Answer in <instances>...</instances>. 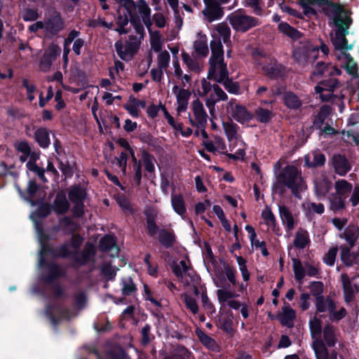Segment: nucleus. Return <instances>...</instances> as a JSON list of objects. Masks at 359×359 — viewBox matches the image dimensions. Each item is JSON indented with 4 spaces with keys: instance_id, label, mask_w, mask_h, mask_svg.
I'll return each instance as SVG.
<instances>
[{
    "instance_id": "17",
    "label": "nucleus",
    "mask_w": 359,
    "mask_h": 359,
    "mask_svg": "<svg viewBox=\"0 0 359 359\" xmlns=\"http://www.w3.org/2000/svg\"><path fill=\"white\" fill-rule=\"evenodd\" d=\"M231 116L238 123H244L252 120L253 114L245 106L236 104L231 111Z\"/></svg>"
},
{
    "instance_id": "5",
    "label": "nucleus",
    "mask_w": 359,
    "mask_h": 359,
    "mask_svg": "<svg viewBox=\"0 0 359 359\" xmlns=\"http://www.w3.org/2000/svg\"><path fill=\"white\" fill-rule=\"evenodd\" d=\"M61 48L56 43H50L39 60V68L43 72L50 70L53 62L60 55Z\"/></svg>"
},
{
    "instance_id": "18",
    "label": "nucleus",
    "mask_w": 359,
    "mask_h": 359,
    "mask_svg": "<svg viewBox=\"0 0 359 359\" xmlns=\"http://www.w3.org/2000/svg\"><path fill=\"white\" fill-rule=\"evenodd\" d=\"M337 328L330 323H327L323 327V342L324 344L330 347H334L338 341L337 337Z\"/></svg>"
},
{
    "instance_id": "37",
    "label": "nucleus",
    "mask_w": 359,
    "mask_h": 359,
    "mask_svg": "<svg viewBox=\"0 0 359 359\" xmlns=\"http://www.w3.org/2000/svg\"><path fill=\"white\" fill-rule=\"evenodd\" d=\"M309 233L306 230L301 229L300 231H297L293 245L298 249H304L307 245L310 243Z\"/></svg>"
},
{
    "instance_id": "28",
    "label": "nucleus",
    "mask_w": 359,
    "mask_h": 359,
    "mask_svg": "<svg viewBox=\"0 0 359 359\" xmlns=\"http://www.w3.org/2000/svg\"><path fill=\"white\" fill-rule=\"evenodd\" d=\"M278 210L283 224L286 225L285 228L287 231L294 229V217L289 208L285 205H279Z\"/></svg>"
},
{
    "instance_id": "38",
    "label": "nucleus",
    "mask_w": 359,
    "mask_h": 359,
    "mask_svg": "<svg viewBox=\"0 0 359 359\" xmlns=\"http://www.w3.org/2000/svg\"><path fill=\"white\" fill-rule=\"evenodd\" d=\"M313 159L310 161L309 157H305V165L308 168H318L323 166L325 163V156L319 150L313 152Z\"/></svg>"
},
{
    "instance_id": "3",
    "label": "nucleus",
    "mask_w": 359,
    "mask_h": 359,
    "mask_svg": "<svg viewBox=\"0 0 359 359\" xmlns=\"http://www.w3.org/2000/svg\"><path fill=\"white\" fill-rule=\"evenodd\" d=\"M298 178H301L298 169L294 165H288L279 174L278 180L279 183L290 189L294 196L299 197Z\"/></svg>"
},
{
    "instance_id": "26",
    "label": "nucleus",
    "mask_w": 359,
    "mask_h": 359,
    "mask_svg": "<svg viewBox=\"0 0 359 359\" xmlns=\"http://www.w3.org/2000/svg\"><path fill=\"white\" fill-rule=\"evenodd\" d=\"M68 197L72 203L84 202L87 197V193L81 185L74 184L69 189Z\"/></svg>"
},
{
    "instance_id": "62",
    "label": "nucleus",
    "mask_w": 359,
    "mask_h": 359,
    "mask_svg": "<svg viewBox=\"0 0 359 359\" xmlns=\"http://www.w3.org/2000/svg\"><path fill=\"white\" fill-rule=\"evenodd\" d=\"M170 54L167 50L161 51L158 55V67L159 69H165L170 62Z\"/></svg>"
},
{
    "instance_id": "61",
    "label": "nucleus",
    "mask_w": 359,
    "mask_h": 359,
    "mask_svg": "<svg viewBox=\"0 0 359 359\" xmlns=\"http://www.w3.org/2000/svg\"><path fill=\"white\" fill-rule=\"evenodd\" d=\"M318 86L323 87L326 91H334L339 86V80L334 78H329L320 81Z\"/></svg>"
},
{
    "instance_id": "24",
    "label": "nucleus",
    "mask_w": 359,
    "mask_h": 359,
    "mask_svg": "<svg viewBox=\"0 0 359 359\" xmlns=\"http://www.w3.org/2000/svg\"><path fill=\"white\" fill-rule=\"evenodd\" d=\"M351 247L343 245L340 247V257L341 262L346 266H352L354 264H358L357 259L359 254L351 252Z\"/></svg>"
},
{
    "instance_id": "22",
    "label": "nucleus",
    "mask_w": 359,
    "mask_h": 359,
    "mask_svg": "<svg viewBox=\"0 0 359 359\" xmlns=\"http://www.w3.org/2000/svg\"><path fill=\"white\" fill-rule=\"evenodd\" d=\"M278 30L292 41H297L303 36L300 31L286 22H280L278 25Z\"/></svg>"
},
{
    "instance_id": "12",
    "label": "nucleus",
    "mask_w": 359,
    "mask_h": 359,
    "mask_svg": "<svg viewBox=\"0 0 359 359\" xmlns=\"http://www.w3.org/2000/svg\"><path fill=\"white\" fill-rule=\"evenodd\" d=\"M212 55L210 57V65H216L224 61L223 46L219 38L215 39L210 43Z\"/></svg>"
},
{
    "instance_id": "47",
    "label": "nucleus",
    "mask_w": 359,
    "mask_h": 359,
    "mask_svg": "<svg viewBox=\"0 0 359 359\" xmlns=\"http://www.w3.org/2000/svg\"><path fill=\"white\" fill-rule=\"evenodd\" d=\"M142 159L144 163V169L149 173L155 172V166L154 161L155 158L153 155L149 154L147 150H142Z\"/></svg>"
},
{
    "instance_id": "42",
    "label": "nucleus",
    "mask_w": 359,
    "mask_h": 359,
    "mask_svg": "<svg viewBox=\"0 0 359 359\" xmlns=\"http://www.w3.org/2000/svg\"><path fill=\"white\" fill-rule=\"evenodd\" d=\"M334 189L337 195L344 196L350 194L352 191V184L346 180H339L334 184Z\"/></svg>"
},
{
    "instance_id": "2",
    "label": "nucleus",
    "mask_w": 359,
    "mask_h": 359,
    "mask_svg": "<svg viewBox=\"0 0 359 359\" xmlns=\"http://www.w3.org/2000/svg\"><path fill=\"white\" fill-rule=\"evenodd\" d=\"M333 22L334 25L337 27L336 38L333 41L335 49L340 50H351L352 45H348L346 35L348 33V29L352 23V19L346 14L333 18Z\"/></svg>"
},
{
    "instance_id": "6",
    "label": "nucleus",
    "mask_w": 359,
    "mask_h": 359,
    "mask_svg": "<svg viewBox=\"0 0 359 359\" xmlns=\"http://www.w3.org/2000/svg\"><path fill=\"white\" fill-rule=\"evenodd\" d=\"M130 41H127L125 50H123V44L121 41H117L114 47L118 57L125 61H127V56L129 55L132 58L138 51L140 43L137 41V36L134 35L129 36Z\"/></svg>"
},
{
    "instance_id": "41",
    "label": "nucleus",
    "mask_w": 359,
    "mask_h": 359,
    "mask_svg": "<svg viewBox=\"0 0 359 359\" xmlns=\"http://www.w3.org/2000/svg\"><path fill=\"white\" fill-rule=\"evenodd\" d=\"M255 116L256 120L262 123H269L273 117L272 111L264 109L263 107H258L255 111Z\"/></svg>"
},
{
    "instance_id": "58",
    "label": "nucleus",
    "mask_w": 359,
    "mask_h": 359,
    "mask_svg": "<svg viewBox=\"0 0 359 359\" xmlns=\"http://www.w3.org/2000/svg\"><path fill=\"white\" fill-rule=\"evenodd\" d=\"M57 160L58 161L59 169L65 178L72 177L74 175L73 165H72L68 161L64 163L59 158H57Z\"/></svg>"
},
{
    "instance_id": "64",
    "label": "nucleus",
    "mask_w": 359,
    "mask_h": 359,
    "mask_svg": "<svg viewBox=\"0 0 359 359\" xmlns=\"http://www.w3.org/2000/svg\"><path fill=\"white\" fill-rule=\"evenodd\" d=\"M184 302L187 308L189 309L192 312V313L196 314L198 312V306L196 300L194 297L184 294Z\"/></svg>"
},
{
    "instance_id": "11",
    "label": "nucleus",
    "mask_w": 359,
    "mask_h": 359,
    "mask_svg": "<svg viewBox=\"0 0 359 359\" xmlns=\"http://www.w3.org/2000/svg\"><path fill=\"white\" fill-rule=\"evenodd\" d=\"M53 211L56 215H65L69 210L70 205L64 191H60L57 193L52 204H50Z\"/></svg>"
},
{
    "instance_id": "56",
    "label": "nucleus",
    "mask_w": 359,
    "mask_h": 359,
    "mask_svg": "<svg viewBox=\"0 0 359 359\" xmlns=\"http://www.w3.org/2000/svg\"><path fill=\"white\" fill-rule=\"evenodd\" d=\"M151 48L156 52L158 53L162 49V43L161 41V34L159 31H154L151 34Z\"/></svg>"
},
{
    "instance_id": "1",
    "label": "nucleus",
    "mask_w": 359,
    "mask_h": 359,
    "mask_svg": "<svg viewBox=\"0 0 359 359\" xmlns=\"http://www.w3.org/2000/svg\"><path fill=\"white\" fill-rule=\"evenodd\" d=\"M227 20L234 30L241 33H245L261 25V21L258 18L245 14L243 8H239L230 13L227 16Z\"/></svg>"
},
{
    "instance_id": "19",
    "label": "nucleus",
    "mask_w": 359,
    "mask_h": 359,
    "mask_svg": "<svg viewBox=\"0 0 359 359\" xmlns=\"http://www.w3.org/2000/svg\"><path fill=\"white\" fill-rule=\"evenodd\" d=\"M15 148L18 151L29 156V161L36 162L40 158V151H32L31 147L27 140H22L15 144Z\"/></svg>"
},
{
    "instance_id": "50",
    "label": "nucleus",
    "mask_w": 359,
    "mask_h": 359,
    "mask_svg": "<svg viewBox=\"0 0 359 359\" xmlns=\"http://www.w3.org/2000/svg\"><path fill=\"white\" fill-rule=\"evenodd\" d=\"M292 261L293 264L294 278L297 281L301 283L306 275V272L302 266V262L297 258H292Z\"/></svg>"
},
{
    "instance_id": "55",
    "label": "nucleus",
    "mask_w": 359,
    "mask_h": 359,
    "mask_svg": "<svg viewBox=\"0 0 359 359\" xmlns=\"http://www.w3.org/2000/svg\"><path fill=\"white\" fill-rule=\"evenodd\" d=\"M151 325L149 324H146L141 330V344L142 346L148 345L151 340L154 338L150 333L151 331Z\"/></svg>"
},
{
    "instance_id": "15",
    "label": "nucleus",
    "mask_w": 359,
    "mask_h": 359,
    "mask_svg": "<svg viewBox=\"0 0 359 359\" xmlns=\"http://www.w3.org/2000/svg\"><path fill=\"white\" fill-rule=\"evenodd\" d=\"M195 332L201 343L206 348L213 352H220L221 347L217 343L215 339L208 335L203 330L200 328H196Z\"/></svg>"
},
{
    "instance_id": "8",
    "label": "nucleus",
    "mask_w": 359,
    "mask_h": 359,
    "mask_svg": "<svg viewBox=\"0 0 359 359\" xmlns=\"http://www.w3.org/2000/svg\"><path fill=\"white\" fill-rule=\"evenodd\" d=\"M15 187L20 196L25 201L33 205L37 203L36 201H34V198L39 189V185L34 180H29L25 190H22L18 184H15Z\"/></svg>"
},
{
    "instance_id": "39",
    "label": "nucleus",
    "mask_w": 359,
    "mask_h": 359,
    "mask_svg": "<svg viewBox=\"0 0 359 359\" xmlns=\"http://www.w3.org/2000/svg\"><path fill=\"white\" fill-rule=\"evenodd\" d=\"M317 359H327L328 351L326 345L321 339H316L312 344Z\"/></svg>"
},
{
    "instance_id": "4",
    "label": "nucleus",
    "mask_w": 359,
    "mask_h": 359,
    "mask_svg": "<svg viewBox=\"0 0 359 359\" xmlns=\"http://www.w3.org/2000/svg\"><path fill=\"white\" fill-rule=\"evenodd\" d=\"M45 31L48 37L57 36L65 27L61 13L55 9L50 11L44 20Z\"/></svg>"
},
{
    "instance_id": "43",
    "label": "nucleus",
    "mask_w": 359,
    "mask_h": 359,
    "mask_svg": "<svg viewBox=\"0 0 359 359\" xmlns=\"http://www.w3.org/2000/svg\"><path fill=\"white\" fill-rule=\"evenodd\" d=\"M262 217L264 219L265 224L271 227L273 231L279 235V233L276 232L277 230H279L276 226V219L270 208L266 207L265 210L262 211Z\"/></svg>"
},
{
    "instance_id": "52",
    "label": "nucleus",
    "mask_w": 359,
    "mask_h": 359,
    "mask_svg": "<svg viewBox=\"0 0 359 359\" xmlns=\"http://www.w3.org/2000/svg\"><path fill=\"white\" fill-rule=\"evenodd\" d=\"M194 48L196 54L206 57L209 53L206 37L205 36L204 39H201L200 40L195 41Z\"/></svg>"
},
{
    "instance_id": "10",
    "label": "nucleus",
    "mask_w": 359,
    "mask_h": 359,
    "mask_svg": "<svg viewBox=\"0 0 359 359\" xmlns=\"http://www.w3.org/2000/svg\"><path fill=\"white\" fill-rule=\"evenodd\" d=\"M332 161L334 171L339 175L345 176L351 169L348 160L344 154H334Z\"/></svg>"
},
{
    "instance_id": "36",
    "label": "nucleus",
    "mask_w": 359,
    "mask_h": 359,
    "mask_svg": "<svg viewBox=\"0 0 359 359\" xmlns=\"http://www.w3.org/2000/svg\"><path fill=\"white\" fill-rule=\"evenodd\" d=\"M341 282L344 290V300L346 302H351L354 298V290L348 276L346 273H342Z\"/></svg>"
},
{
    "instance_id": "25",
    "label": "nucleus",
    "mask_w": 359,
    "mask_h": 359,
    "mask_svg": "<svg viewBox=\"0 0 359 359\" xmlns=\"http://www.w3.org/2000/svg\"><path fill=\"white\" fill-rule=\"evenodd\" d=\"M158 241L165 248H171L176 243V236L174 231L161 229L158 233Z\"/></svg>"
},
{
    "instance_id": "32",
    "label": "nucleus",
    "mask_w": 359,
    "mask_h": 359,
    "mask_svg": "<svg viewBox=\"0 0 359 359\" xmlns=\"http://www.w3.org/2000/svg\"><path fill=\"white\" fill-rule=\"evenodd\" d=\"M95 252L94 245L90 243H87L81 255L79 257L76 256L74 261L81 266L85 265L90 260L91 257L95 256Z\"/></svg>"
},
{
    "instance_id": "49",
    "label": "nucleus",
    "mask_w": 359,
    "mask_h": 359,
    "mask_svg": "<svg viewBox=\"0 0 359 359\" xmlns=\"http://www.w3.org/2000/svg\"><path fill=\"white\" fill-rule=\"evenodd\" d=\"M137 138L141 142L147 144L149 147L153 148H157L158 147V138L154 137L147 131L140 133L138 135Z\"/></svg>"
},
{
    "instance_id": "16",
    "label": "nucleus",
    "mask_w": 359,
    "mask_h": 359,
    "mask_svg": "<svg viewBox=\"0 0 359 359\" xmlns=\"http://www.w3.org/2000/svg\"><path fill=\"white\" fill-rule=\"evenodd\" d=\"M340 238H344L351 248H353L359 238V226L350 223L345 229Z\"/></svg>"
},
{
    "instance_id": "14",
    "label": "nucleus",
    "mask_w": 359,
    "mask_h": 359,
    "mask_svg": "<svg viewBox=\"0 0 359 359\" xmlns=\"http://www.w3.org/2000/svg\"><path fill=\"white\" fill-rule=\"evenodd\" d=\"M316 5L321 7L327 6L323 8V12L328 15V11L333 14V18L346 14V11L339 4L332 2V0H316Z\"/></svg>"
},
{
    "instance_id": "20",
    "label": "nucleus",
    "mask_w": 359,
    "mask_h": 359,
    "mask_svg": "<svg viewBox=\"0 0 359 359\" xmlns=\"http://www.w3.org/2000/svg\"><path fill=\"white\" fill-rule=\"evenodd\" d=\"M283 313L278 316L280 323L283 326H286L289 328L294 327V320L296 318V312L290 306L283 307Z\"/></svg>"
},
{
    "instance_id": "9",
    "label": "nucleus",
    "mask_w": 359,
    "mask_h": 359,
    "mask_svg": "<svg viewBox=\"0 0 359 359\" xmlns=\"http://www.w3.org/2000/svg\"><path fill=\"white\" fill-rule=\"evenodd\" d=\"M207 11H203L210 22L221 19L224 13L223 8L216 0H203Z\"/></svg>"
},
{
    "instance_id": "44",
    "label": "nucleus",
    "mask_w": 359,
    "mask_h": 359,
    "mask_svg": "<svg viewBox=\"0 0 359 359\" xmlns=\"http://www.w3.org/2000/svg\"><path fill=\"white\" fill-rule=\"evenodd\" d=\"M190 356L191 352L184 346H178L170 355L163 359H189Z\"/></svg>"
},
{
    "instance_id": "57",
    "label": "nucleus",
    "mask_w": 359,
    "mask_h": 359,
    "mask_svg": "<svg viewBox=\"0 0 359 359\" xmlns=\"http://www.w3.org/2000/svg\"><path fill=\"white\" fill-rule=\"evenodd\" d=\"M182 57L183 62L187 65L191 71L194 72H198L200 71L198 63L192 59L188 53L185 52L182 53Z\"/></svg>"
},
{
    "instance_id": "33",
    "label": "nucleus",
    "mask_w": 359,
    "mask_h": 359,
    "mask_svg": "<svg viewBox=\"0 0 359 359\" xmlns=\"http://www.w3.org/2000/svg\"><path fill=\"white\" fill-rule=\"evenodd\" d=\"M233 318V313L229 311L227 317H221L218 320V327L230 337H232L234 334Z\"/></svg>"
},
{
    "instance_id": "27",
    "label": "nucleus",
    "mask_w": 359,
    "mask_h": 359,
    "mask_svg": "<svg viewBox=\"0 0 359 359\" xmlns=\"http://www.w3.org/2000/svg\"><path fill=\"white\" fill-rule=\"evenodd\" d=\"M265 75L271 80H278L284 76L285 67L281 64L276 63L263 68Z\"/></svg>"
},
{
    "instance_id": "45",
    "label": "nucleus",
    "mask_w": 359,
    "mask_h": 359,
    "mask_svg": "<svg viewBox=\"0 0 359 359\" xmlns=\"http://www.w3.org/2000/svg\"><path fill=\"white\" fill-rule=\"evenodd\" d=\"M345 198L346 197L332 194L330 198V209L334 212L344 210L346 207Z\"/></svg>"
},
{
    "instance_id": "51",
    "label": "nucleus",
    "mask_w": 359,
    "mask_h": 359,
    "mask_svg": "<svg viewBox=\"0 0 359 359\" xmlns=\"http://www.w3.org/2000/svg\"><path fill=\"white\" fill-rule=\"evenodd\" d=\"M222 125L225 135L229 141L236 139L238 133V126L232 122V121L229 122H223Z\"/></svg>"
},
{
    "instance_id": "29",
    "label": "nucleus",
    "mask_w": 359,
    "mask_h": 359,
    "mask_svg": "<svg viewBox=\"0 0 359 359\" xmlns=\"http://www.w3.org/2000/svg\"><path fill=\"white\" fill-rule=\"evenodd\" d=\"M191 95V93L188 89L182 88L179 90L176 96L178 113L184 112L187 109Z\"/></svg>"
},
{
    "instance_id": "59",
    "label": "nucleus",
    "mask_w": 359,
    "mask_h": 359,
    "mask_svg": "<svg viewBox=\"0 0 359 359\" xmlns=\"http://www.w3.org/2000/svg\"><path fill=\"white\" fill-rule=\"evenodd\" d=\"M311 294L317 298V297L323 296L324 291V285L321 281H311L309 285Z\"/></svg>"
},
{
    "instance_id": "23",
    "label": "nucleus",
    "mask_w": 359,
    "mask_h": 359,
    "mask_svg": "<svg viewBox=\"0 0 359 359\" xmlns=\"http://www.w3.org/2000/svg\"><path fill=\"white\" fill-rule=\"evenodd\" d=\"M34 140L43 149L48 148L50 144V130L44 127L37 128L34 132Z\"/></svg>"
},
{
    "instance_id": "31",
    "label": "nucleus",
    "mask_w": 359,
    "mask_h": 359,
    "mask_svg": "<svg viewBox=\"0 0 359 359\" xmlns=\"http://www.w3.org/2000/svg\"><path fill=\"white\" fill-rule=\"evenodd\" d=\"M171 205L174 211L181 217H184L187 214L185 201L181 194L171 195Z\"/></svg>"
},
{
    "instance_id": "34",
    "label": "nucleus",
    "mask_w": 359,
    "mask_h": 359,
    "mask_svg": "<svg viewBox=\"0 0 359 359\" xmlns=\"http://www.w3.org/2000/svg\"><path fill=\"white\" fill-rule=\"evenodd\" d=\"M284 104L290 109H297L302 102L298 96L292 91L285 92L283 97Z\"/></svg>"
},
{
    "instance_id": "63",
    "label": "nucleus",
    "mask_w": 359,
    "mask_h": 359,
    "mask_svg": "<svg viewBox=\"0 0 359 359\" xmlns=\"http://www.w3.org/2000/svg\"><path fill=\"white\" fill-rule=\"evenodd\" d=\"M224 88L231 94L238 95L239 94L240 85L237 81H233L232 79L226 80L222 83Z\"/></svg>"
},
{
    "instance_id": "7",
    "label": "nucleus",
    "mask_w": 359,
    "mask_h": 359,
    "mask_svg": "<svg viewBox=\"0 0 359 359\" xmlns=\"http://www.w3.org/2000/svg\"><path fill=\"white\" fill-rule=\"evenodd\" d=\"M39 264L41 267L46 266L48 269L47 275L43 277V281L47 284H53L55 280L65 276V272L58 264L48 262L46 257H41Z\"/></svg>"
},
{
    "instance_id": "30",
    "label": "nucleus",
    "mask_w": 359,
    "mask_h": 359,
    "mask_svg": "<svg viewBox=\"0 0 359 359\" xmlns=\"http://www.w3.org/2000/svg\"><path fill=\"white\" fill-rule=\"evenodd\" d=\"M330 113L331 107L330 106L324 105L321 107L318 114L314 117L313 121V126L316 130H321L325 119L329 116Z\"/></svg>"
},
{
    "instance_id": "53",
    "label": "nucleus",
    "mask_w": 359,
    "mask_h": 359,
    "mask_svg": "<svg viewBox=\"0 0 359 359\" xmlns=\"http://www.w3.org/2000/svg\"><path fill=\"white\" fill-rule=\"evenodd\" d=\"M130 15V22L135 29L137 34L143 36L144 34V28L141 23L140 19L131 11L128 13Z\"/></svg>"
},
{
    "instance_id": "35",
    "label": "nucleus",
    "mask_w": 359,
    "mask_h": 359,
    "mask_svg": "<svg viewBox=\"0 0 359 359\" xmlns=\"http://www.w3.org/2000/svg\"><path fill=\"white\" fill-rule=\"evenodd\" d=\"M114 248H118L116 245V238L114 235L106 234L99 242V249L103 252H110Z\"/></svg>"
},
{
    "instance_id": "60",
    "label": "nucleus",
    "mask_w": 359,
    "mask_h": 359,
    "mask_svg": "<svg viewBox=\"0 0 359 359\" xmlns=\"http://www.w3.org/2000/svg\"><path fill=\"white\" fill-rule=\"evenodd\" d=\"M54 258H67L72 255V251L69 249L67 243H63L58 248L55 249Z\"/></svg>"
},
{
    "instance_id": "40",
    "label": "nucleus",
    "mask_w": 359,
    "mask_h": 359,
    "mask_svg": "<svg viewBox=\"0 0 359 359\" xmlns=\"http://www.w3.org/2000/svg\"><path fill=\"white\" fill-rule=\"evenodd\" d=\"M309 329L312 339H320L323 328L322 327V322L318 318L314 316L313 319L309 320Z\"/></svg>"
},
{
    "instance_id": "21",
    "label": "nucleus",
    "mask_w": 359,
    "mask_h": 359,
    "mask_svg": "<svg viewBox=\"0 0 359 359\" xmlns=\"http://www.w3.org/2000/svg\"><path fill=\"white\" fill-rule=\"evenodd\" d=\"M120 285L121 286V293L123 296V297L119 299L120 302H123L125 300V297L133 295L137 290L136 284L131 277L122 278Z\"/></svg>"
},
{
    "instance_id": "48",
    "label": "nucleus",
    "mask_w": 359,
    "mask_h": 359,
    "mask_svg": "<svg viewBox=\"0 0 359 359\" xmlns=\"http://www.w3.org/2000/svg\"><path fill=\"white\" fill-rule=\"evenodd\" d=\"M159 227L155 219V216L151 215H147L146 218V231L151 237H154L157 233H159Z\"/></svg>"
},
{
    "instance_id": "54",
    "label": "nucleus",
    "mask_w": 359,
    "mask_h": 359,
    "mask_svg": "<svg viewBox=\"0 0 359 359\" xmlns=\"http://www.w3.org/2000/svg\"><path fill=\"white\" fill-rule=\"evenodd\" d=\"M216 30L222 37L224 43L230 41L231 29L226 23H219L216 27Z\"/></svg>"
},
{
    "instance_id": "46",
    "label": "nucleus",
    "mask_w": 359,
    "mask_h": 359,
    "mask_svg": "<svg viewBox=\"0 0 359 359\" xmlns=\"http://www.w3.org/2000/svg\"><path fill=\"white\" fill-rule=\"evenodd\" d=\"M36 203L39 205L33 217L40 219L48 217L50 214L51 210H53L50 204L44 203L42 201H36Z\"/></svg>"
},
{
    "instance_id": "13",
    "label": "nucleus",
    "mask_w": 359,
    "mask_h": 359,
    "mask_svg": "<svg viewBox=\"0 0 359 359\" xmlns=\"http://www.w3.org/2000/svg\"><path fill=\"white\" fill-rule=\"evenodd\" d=\"M318 48H313L311 50L299 48L293 51L292 57L297 63L304 65L309 62L311 57L313 61L316 60L318 58Z\"/></svg>"
}]
</instances>
